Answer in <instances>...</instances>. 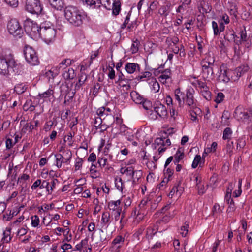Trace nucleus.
<instances>
[{
  "label": "nucleus",
  "mask_w": 252,
  "mask_h": 252,
  "mask_svg": "<svg viewBox=\"0 0 252 252\" xmlns=\"http://www.w3.org/2000/svg\"><path fill=\"white\" fill-rule=\"evenodd\" d=\"M65 18L75 26H80L83 23L85 15L83 12L73 6H66L64 10Z\"/></svg>",
  "instance_id": "1"
},
{
  "label": "nucleus",
  "mask_w": 252,
  "mask_h": 252,
  "mask_svg": "<svg viewBox=\"0 0 252 252\" xmlns=\"http://www.w3.org/2000/svg\"><path fill=\"white\" fill-rule=\"evenodd\" d=\"M215 60L210 55L206 56L200 62L203 76L207 79H212L214 77L213 67Z\"/></svg>",
  "instance_id": "2"
},
{
  "label": "nucleus",
  "mask_w": 252,
  "mask_h": 252,
  "mask_svg": "<svg viewBox=\"0 0 252 252\" xmlns=\"http://www.w3.org/2000/svg\"><path fill=\"white\" fill-rule=\"evenodd\" d=\"M16 65V62L13 56L0 57V73L4 75L9 74L10 71Z\"/></svg>",
  "instance_id": "3"
},
{
  "label": "nucleus",
  "mask_w": 252,
  "mask_h": 252,
  "mask_svg": "<svg viewBox=\"0 0 252 252\" xmlns=\"http://www.w3.org/2000/svg\"><path fill=\"white\" fill-rule=\"evenodd\" d=\"M23 53L25 60L30 65L35 66L39 64L38 57L32 47L26 45L24 47Z\"/></svg>",
  "instance_id": "4"
},
{
  "label": "nucleus",
  "mask_w": 252,
  "mask_h": 252,
  "mask_svg": "<svg viewBox=\"0 0 252 252\" xmlns=\"http://www.w3.org/2000/svg\"><path fill=\"white\" fill-rule=\"evenodd\" d=\"M124 15L125 17L124 18V21L123 24L121 25V29H124L126 28V30H128L130 31H135L136 30H138V24L136 21L134 20L132 21H130V18L131 15V10H128V11H125L124 13Z\"/></svg>",
  "instance_id": "5"
},
{
  "label": "nucleus",
  "mask_w": 252,
  "mask_h": 252,
  "mask_svg": "<svg viewBox=\"0 0 252 252\" xmlns=\"http://www.w3.org/2000/svg\"><path fill=\"white\" fill-rule=\"evenodd\" d=\"M25 8L32 14H39L42 10L39 0H26Z\"/></svg>",
  "instance_id": "6"
},
{
  "label": "nucleus",
  "mask_w": 252,
  "mask_h": 252,
  "mask_svg": "<svg viewBox=\"0 0 252 252\" xmlns=\"http://www.w3.org/2000/svg\"><path fill=\"white\" fill-rule=\"evenodd\" d=\"M192 92H194L193 89H192V91L190 90L187 91L186 97L184 96L183 102L191 109H194L196 108V101L194 98Z\"/></svg>",
  "instance_id": "7"
},
{
  "label": "nucleus",
  "mask_w": 252,
  "mask_h": 252,
  "mask_svg": "<svg viewBox=\"0 0 252 252\" xmlns=\"http://www.w3.org/2000/svg\"><path fill=\"white\" fill-rule=\"evenodd\" d=\"M40 30L43 31H54V32H57L58 31H63V26L59 24L58 22L56 27L55 26L50 22L45 21L42 23L40 26Z\"/></svg>",
  "instance_id": "8"
},
{
  "label": "nucleus",
  "mask_w": 252,
  "mask_h": 252,
  "mask_svg": "<svg viewBox=\"0 0 252 252\" xmlns=\"http://www.w3.org/2000/svg\"><path fill=\"white\" fill-rule=\"evenodd\" d=\"M25 32H39L40 27L33 21L27 20L24 23V27L22 28Z\"/></svg>",
  "instance_id": "9"
},
{
  "label": "nucleus",
  "mask_w": 252,
  "mask_h": 252,
  "mask_svg": "<svg viewBox=\"0 0 252 252\" xmlns=\"http://www.w3.org/2000/svg\"><path fill=\"white\" fill-rule=\"evenodd\" d=\"M7 27L8 32H17L23 30L19 21L16 19L10 20L8 22Z\"/></svg>",
  "instance_id": "10"
},
{
  "label": "nucleus",
  "mask_w": 252,
  "mask_h": 252,
  "mask_svg": "<svg viewBox=\"0 0 252 252\" xmlns=\"http://www.w3.org/2000/svg\"><path fill=\"white\" fill-rule=\"evenodd\" d=\"M154 111L161 118L164 119L167 116L166 108L165 106L161 103L157 104L156 106L154 107Z\"/></svg>",
  "instance_id": "11"
},
{
  "label": "nucleus",
  "mask_w": 252,
  "mask_h": 252,
  "mask_svg": "<svg viewBox=\"0 0 252 252\" xmlns=\"http://www.w3.org/2000/svg\"><path fill=\"white\" fill-rule=\"evenodd\" d=\"M234 42L239 45L242 42L247 40V35L246 32H231Z\"/></svg>",
  "instance_id": "12"
},
{
  "label": "nucleus",
  "mask_w": 252,
  "mask_h": 252,
  "mask_svg": "<svg viewBox=\"0 0 252 252\" xmlns=\"http://www.w3.org/2000/svg\"><path fill=\"white\" fill-rule=\"evenodd\" d=\"M184 96V94L181 91L179 88L175 89L174 91V97L175 100L178 101V105L180 107H182L183 105Z\"/></svg>",
  "instance_id": "13"
},
{
  "label": "nucleus",
  "mask_w": 252,
  "mask_h": 252,
  "mask_svg": "<svg viewBox=\"0 0 252 252\" xmlns=\"http://www.w3.org/2000/svg\"><path fill=\"white\" fill-rule=\"evenodd\" d=\"M125 69L129 74H132L137 70H139V65L136 63H128L125 65Z\"/></svg>",
  "instance_id": "14"
},
{
  "label": "nucleus",
  "mask_w": 252,
  "mask_h": 252,
  "mask_svg": "<svg viewBox=\"0 0 252 252\" xmlns=\"http://www.w3.org/2000/svg\"><path fill=\"white\" fill-rule=\"evenodd\" d=\"M56 36V32H42L41 38L46 43L53 41Z\"/></svg>",
  "instance_id": "15"
},
{
  "label": "nucleus",
  "mask_w": 252,
  "mask_h": 252,
  "mask_svg": "<svg viewBox=\"0 0 252 252\" xmlns=\"http://www.w3.org/2000/svg\"><path fill=\"white\" fill-rule=\"evenodd\" d=\"M171 4L170 2L166 3L165 5L162 6L158 10V13L162 16L166 17L169 13Z\"/></svg>",
  "instance_id": "16"
},
{
  "label": "nucleus",
  "mask_w": 252,
  "mask_h": 252,
  "mask_svg": "<svg viewBox=\"0 0 252 252\" xmlns=\"http://www.w3.org/2000/svg\"><path fill=\"white\" fill-rule=\"evenodd\" d=\"M51 6L57 10H62L63 7V0H49Z\"/></svg>",
  "instance_id": "17"
},
{
  "label": "nucleus",
  "mask_w": 252,
  "mask_h": 252,
  "mask_svg": "<svg viewBox=\"0 0 252 252\" xmlns=\"http://www.w3.org/2000/svg\"><path fill=\"white\" fill-rule=\"evenodd\" d=\"M219 79L225 83H227L230 81V70H221Z\"/></svg>",
  "instance_id": "18"
},
{
  "label": "nucleus",
  "mask_w": 252,
  "mask_h": 252,
  "mask_svg": "<svg viewBox=\"0 0 252 252\" xmlns=\"http://www.w3.org/2000/svg\"><path fill=\"white\" fill-rule=\"evenodd\" d=\"M121 203L120 200L111 201L108 203V207L113 212H116L118 209H122V208L119 206Z\"/></svg>",
  "instance_id": "19"
},
{
  "label": "nucleus",
  "mask_w": 252,
  "mask_h": 252,
  "mask_svg": "<svg viewBox=\"0 0 252 252\" xmlns=\"http://www.w3.org/2000/svg\"><path fill=\"white\" fill-rule=\"evenodd\" d=\"M130 96L133 101L137 104H141L144 100V98L136 91H132Z\"/></svg>",
  "instance_id": "20"
},
{
  "label": "nucleus",
  "mask_w": 252,
  "mask_h": 252,
  "mask_svg": "<svg viewBox=\"0 0 252 252\" xmlns=\"http://www.w3.org/2000/svg\"><path fill=\"white\" fill-rule=\"evenodd\" d=\"M124 242V238L121 236H117L112 242V248L114 249L120 248Z\"/></svg>",
  "instance_id": "21"
},
{
  "label": "nucleus",
  "mask_w": 252,
  "mask_h": 252,
  "mask_svg": "<svg viewBox=\"0 0 252 252\" xmlns=\"http://www.w3.org/2000/svg\"><path fill=\"white\" fill-rule=\"evenodd\" d=\"M28 88V85L26 83L17 84L14 87L15 92L18 94H22L24 93Z\"/></svg>",
  "instance_id": "22"
},
{
  "label": "nucleus",
  "mask_w": 252,
  "mask_h": 252,
  "mask_svg": "<svg viewBox=\"0 0 252 252\" xmlns=\"http://www.w3.org/2000/svg\"><path fill=\"white\" fill-rule=\"evenodd\" d=\"M149 84L151 86V89L154 93H157L159 91L160 86L155 78H152L151 81L149 82Z\"/></svg>",
  "instance_id": "23"
},
{
  "label": "nucleus",
  "mask_w": 252,
  "mask_h": 252,
  "mask_svg": "<svg viewBox=\"0 0 252 252\" xmlns=\"http://www.w3.org/2000/svg\"><path fill=\"white\" fill-rule=\"evenodd\" d=\"M88 5L93 6V8H99L101 6V0H82Z\"/></svg>",
  "instance_id": "24"
},
{
  "label": "nucleus",
  "mask_w": 252,
  "mask_h": 252,
  "mask_svg": "<svg viewBox=\"0 0 252 252\" xmlns=\"http://www.w3.org/2000/svg\"><path fill=\"white\" fill-rule=\"evenodd\" d=\"M121 10V2L119 0L115 1L112 4V14L115 16L118 15Z\"/></svg>",
  "instance_id": "25"
},
{
  "label": "nucleus",
  "mask_w": 252,
  "mask_h": 252,
  "mask_svg": "<svg viewBox=\"0 0 252 252\" xmlns=\"http://www.w3.org/2000/svg\"><path fill=\"white\" fill-rule=\"evenodd\" d=\"M75 76L74 70L72 68H68L67 71H65L63 74V77L65 80L72 79Z\"/></svg>",
  "instance_id": "26"
},
{
  "label": "nucleus",
  "mask_w": 252,
  "mask_h": 252,
  "mask_svg": "<svg viewBox=\"0 0 252 252\" xmlns=\"http://www.w3.org/2000/svg\"><path fill=\"white\" fill-rule=\"evenodd\" d=\"M182 191V188L178 184L177 185L174 186L172 190L170 191L169 196L172 197L175 193L176 195L180 196Z\"/></svg>",
  "instance_id": "27"
},
{
  "label": "nucleus",
  "mask_w": 252,
  "mask_h": 252,
  "mask_svg": "<svg viewBox=\"0 0 252 252\" xmlns=\"http://www.w3.org/2000/svg\"><path fill=\"white\" fill-rule=\"evenodd\" d=\"M170 70L167 69L162 72L161 74L159 77V79L160 81L164 83L167 79H169L170 77Z\"/></svg>",
  "instance_id": "28"
},
{
  "label": "nucleus",
  "mask_w": 252,
  "mask_h": 252,
  "mask_svg": "<svg viewBox=\"0 0 252 252\" xmlns=\"http://www.w3.org/2000/svg\"><path fill=\"white\" fill-rule=\"evenodd\" d=\"M249 67L247 65H242L236 68L234 70V73H236L237 75L240 74V77L242 76L244 73L248 71Z\"/></svg>",
  "instance_id": "29"
},
{
  "label": "nucleus",
  "mask_w": 252,
  "mask_h": 252,
  "mask_svg": "<svg viewBox=\"0 0 252 252\" xmlns=\"http://www.w3.org/2000/svg\"><path fill=\"white\" fill-rule=\"evenodd\" d=\"M55 157L56 158V165L58 168H60L62 167L63 163H65L64 158L63 156L62 155L60 154H56Z\"/></svg>",
  "instance_id": "30"
},
{
  "label": "nucleus",
  "mask_w": 252,
  "mask_h": 252,
  "mask_svg": "<svg viewBox=\"0 0 252 252\" xmlns=\"http://www.w3.org/2000/svg\"><path fill=\"white\" fill-rule=\"evenodd\" d=\"M232 134V131L229 127H226L223 132L222 138L224 140H229L230 139Z\"/></svg>",
  "instance_id": "31"
},
{
  "label": "nucleus",
  "mask_w": 252,
  "mask_h": 252,
  "mask_svg": "<svg viewBox=\"0 0 252 252\" xmlns=\"http://www.w3.org/2000/svg\"><path fill=\"white\" fill-rule=\"evenodd\" d=\"M54 94V91L53 90L49 89L46 91L42 93H39L38 94L39 97L40 98H46L49 97L50 96Z\"/></svg>",
  "instance_id": "32"
},
{
  "label": "nucleus",
  "mask_w": 252,
  "mask_h": 252,
  "mask_svg": "<svg viewBox=\"0 0 252 252\" xmlns=\"http://www.w3.org/2000/svg\"><path fill=\"white\" fill-rule=\"evenodd\" d=\"M142 176V172L141 170H133V174L132 175L133 182L136 183L138 181L139 179L141 178Z\"/></svg>",
  "instance_id": "33"
},
{
  "label": "nucleus",
  "mask_w": 252,
  "mask_h": 252,
  "mask_svg": "<svg viewBox=\"0 0 252 252\" xmlns=\"http://www.w3.org/2000/svg\"><path fill=\"white\" fill-rule=\"evenodd\" d=\"M87 79V76L85 74L81 75L79 78L78 82L76 84L75 89L78 90L80 87L84 83Z\"/></svg>",
  "instance_id": "34"
},
{
  "label": "nucleus",
  "mask_w": 252,
  "mask_h": 252,
  "mask_svg": "<svg viewBox=\"0 0 252 252\" xmlns=\"http://www.w3.org/2000/svg\"><path fill=\"white\" fill-rule=\"evenodd\" d=\"M152 75L151 72L146 71L142 73L141 75L137 76L135 79L138 81H144L145 79L150 78Z\"/></svg>",
  "instance_id": "35"
},
{
  "label": "nucleus",
  "mask_w": 252,
  "mask_h": 252,
  "mask_svg": "<svg viewBox=\"0 0 252 252\" xmlns=\"http://www.w3.org/2000/svg\"><path fill=\"white\" fill-rule=\"evenodd\" d=\"M189 227V223L186 221L184 225L182 226L180 229V233L183 237H186L188 232V228Z\"/></svg>",
  "instance_id": "36"
},
{
  "label": "nucleus",
  "mask_w": 252,
  "mask_h": 252,
  "mask_svg": "<svg viewBox=\"0 0 252 252\" xmlns=\"http://www.w3.org/2000/svg\"><path fill=\"white\" fill-rule=\"evenodd\" d=\"M201 156L199 155H197L193 160V161L192 164V167L193 168H195L198 165L201 166Z\"/></svg>",
  "instance_id": "37"
},
{
  "label": "nucleus",
  "mask_w": 252,
  "mask_h": 252,
  "mask_svg": "<svg viewBox=\"0 0 252 252\" xmlns=\"http://www.w3.org/2000/svg\"><path fill=\"white\" fill-rule=\"evenodd\" d=\"M110 218V213L107 212H104L102 215L101 218L102 223L104 224V225L107 224L109 221Z\"/></svg>",
  "instance_id": "38"
},
{
  "label": "nucleus",
  "mask_w": 252,
  "mask_h": 252,
  "mask_svg": "<svg viewBox=\"0 0 252 252\" xmlns=\"http://www.w3.org/2000/svg\"><path fill=\"white\" fill-rule=\"evenodd\" d=\"M234 186H235V184H233V183H229L228 186L227 187V190H226L225 198L231 197L232 191L233 189H234Z\"/></svg>",
  "instance_id": "39"
},
{
  "label": "nucleus",
  "mask_w": 252,
  "mask_h": 252,
  "mask_svg": "<svg viewBox=\"0 0 252 252\" xmlns=\"http://www.w3.org/2000/svg\"><path fill=\"white\" fill-rule=\"evenodd\" d=\"M228 204H229V206L227 209V211L233 212L235 210V205L233 199L230 198H225Z\"/></svg>",
  "instance_id": "40"
},
{
  "label": "nucleus",
  "mask_w": 252,
  "mask_h": 252,
  "mask_svg": "<svg viewBox=\"0 0 252 252\" xmlns=\"http://www.w3.org/2000/svg\"><path fill=\"white\" fill-rule=\"evenodd\" d=\"M157 230L153 228H148L147 230V234L146 237L147 239H151L152 238L153 236L156 234Z\"/></svg>",
  "instance_id": "41"
},
{
  "label": "nucleus",
  "mask_w": 252,
  "mask_h": 252,
  "mask_svg": "<svg viewBox=\"0 0 252 252\" xmlns=\"http://www.w3.org/2000/svg\"><path fill=\"white\" fill-rule=\"evenodd\" d=\"M173 173L174 170L173 169H171L169 167L167 168L166 169L164 168V174L165 176L166 179L170 180V178L173 174Z\"/></svg>",
  "instance_id": "42"
},
{
  "label": "nucleus",
  "mask_w": 252,
  "mask_h": 252,
  "mask_svg": "<svg viewBox=\"0 0 252 252\" xmlns=\"http://www.w3.org/2000/svg\"><path fill=\"white\" fill-rule=\"evenodd\" d=\"M189 8L188 6L185 3H182L181 5H179L176 10L177 12L183 14L184 13L187 11Z\"/></svg>",
  "instance_id": "43"
},
{
  "label": "nucleus",
  "mask_w": 252,
  "mask_h": 252,
  "mask_svg": "<svg viewBox=\"0 0 252 252\" xmlns=\"http://www.w3.org/2000/svg\"><path fill=\"white\" fill-rule=\"evenodd\" d=\"M3 237L2 238V240L3 242L5 243H8L11 240L10 235V229L7 230L6 231H4L3 232Z\"/></svg>",
  "instance_id": "44"
},
{
  "label": "nucleus",
  "mask_w": 252,
  "mask_h": 252,
  "mask_svg": "<svg viewBox=\"0 0 252 252\" xmlns=\"http://www.w3.org/2000/svg\"><path fill=\"white\" fill-rule=\"evenodd\" d=\"M139 44V41L137 39L133 41L131 47V50L132 53H136L138 52Z\"/></svg>",
  "instance_id": "45"
},
{
  "label": "nucleus",
  "mask_w": 252,
  "mask_h": 252,
  "mask_svg": "<svg viewBox=\"0 0 252 252\" xmlns=\"http://www.w3.org/2000/svg\"><path fill=\"white\" fill-rule=\"evenodd\" d=\"M229 13L231 15H234L235 17L237 16L238 13L237 7L235 4H231L230 7Z\"/></svg>",
  "instance_id": "46"
},
{
  "label": "nucleus",
  "mask_w": 252,
  "mask_h": 252,
  "mask_svg": "<svg viewBox=\"0 0 252 252\" xmlns=\"http://www.w3.org/2000/svg\"><path fill=\"white\" fill-rule=\"evenodd\" d=\"M61 92L62 94H64V93L66 94V95L65 96V102H66V100L67 97V94L66 92L68 91V87L67 84H62L60 86Z\"/></svg>",
  "instance_id": "47"
},
{
  "label": "nucleus",
  "mask_w": 252,
  "mask_h": 252,
  "mask_svg": "<svg viewBox=\"0 0 252 252\" xmlns=\"http://www.w3.org/2000/svg\"><path fill=\"white\" fill-rule=\"evenodd\" d=\"M83 160L82 158H78L75 161V164L74 166L75 170L77 171L81 168L82 166Z\"/></svg>",
  "instance_id": "48"
},
{
  "label": "nucleus",
  "mask_w": 252,
  "mask_h": 252,
  "mask_svg": "<svg viewBox=\"0 0 252 252\" xmlns=\"http://www.w3.org/2000/svg\"><path fill=\"white\" fill-rule=\"evenodd\" d=\"M115 186L118 190L122 191L123 189V183L121 178L115 179Z\"/></svg>",
  "instance_id": "49"
},
{
  "label": "nucleus",
  "mask_w": 252,
  "mask_h": 252,
  "mask_svg": "<svg viewBox=\"0 0 252 252\" xmlns=\"http://www.w3.org/2000/svg\"><path fill=\"white\" fill-rule=\"evenodd\" d=\"M65 157L64 160L65 163L68 164L69 162L70 159L72 158V153L71 151L70 150H67L65 151Z\"/></svg>",
  "instance_id": "50"
},
{
  "label": "nucleus",
  "mask_w": 252,
  "mask_h": 252,
  "mask_svg": "<svg viewBox=\"0 0 252 252\" xmlns=\"http://www.w3.org/2000/svg\"><path fill=\"white\" fill-rule=\"evenodd\" d=\"M184 157V153H180V154L178 155L175 154L174 155V160H173V162L174 163V164H176L177 163H179V162L183 159Z\"/></svg>",
  "instance_id": "51"
},
{
  "label": "nucleus",
  "mask_w": 252,
  "mask_h": 252,
  "mask_svg": "<svg viewBox=\"0 0 252 252\" xmlns=\"http://www.w3.org/2000/svg\"><path fill=\"white\" fill-rule=\"evenodd\" d=\"M29 35L31 36L32 38L35 40H38L39 39L41 38L42 32H28Z\"/></svg>",
  "instance_id": "52"
},
{
  "label": "nucleus",
  "mask_w": 252,
  "mask_h": 252,
  "mask_svg": "<svg viewBox=\"0 0 252 252\" xmlns=\"http://www.w3.org/2000/svg\"><path fill=\"white\" fill-rule=\"evenodd\" d=\"M97 117L102 118L105 115H108V113L106 112V109L104 107H101L99 108L96 112Z\"/></svg>",
  "instance_id": "53"
},
{
  "label": "nucleus",
  "mask_w": 252,
  "mask_h": 252,
  "mask_svg": "<svg viewBox=\"0 0 252 252\" xmlns=\"http://www.w3.org/2000/svg\"><path fill=\"white\" fill-rule=\"evenodd\" d=\"M49 185L50 182L47 180H43V182H41L40 189L46 188L48 194H51V192H49Z\"/></svg>",
  "instance_id": "54"
},
{
  "label": "nucleus",
  "mask_w": 252,
  "mask_h": 252,
  "mask_svg": "<svg viewBox=\"0 0 252 252\" xmlns=\"http://www.w3.org/2000/svg\"><path fill=\"white\" fill-rule=\"evenodd\" d=\"M5 2L12 7H17L18 6V0H4Z\"/></svg>",
  "instance_id": "55"
},
{
  "label": "nucleus",
  "mask_w": 252,
  "mask_h": 252,
  "mask_svg": "<svg viewBox=\"0 0 252 252\" xmlns=\"http://www.w3.org/2000/svg\"><path fill=\"white\" fill-rule=\"evenodd\" d=\"M234 147V143L233 141H229V140L227 142V145H226V151L227 152L231 155L232 153V150Z\"/></svg>",
  "instance_id": "56"
},
{
  "label": "nucleus",
  "mask_w": 252,
  "mask_h": 252,
  "mask_svg": "<svg viewBox=\"0 0 252 252\" xmlns=\"http://www.w3.org/2000/svg\"><path fill=\"white\" fill-rule=\"evenodd\" d=\"M197 187L199 194H203L205 193V189L204 185L200 184V180H199V183H197Z\"/></svg>",
  "instance_id": "57"
},
{
  "label": "nucleus",
  "mask_w": 252,
  "mask_h": 252,
  "mask_svg": "<svg viewBox=\"0 0 252 252\" xmlns=\"http://www.w3.org/2000/svg\"><path fill=\"white\" fill-rule=\"evenodd\" d=\"M224 98V94L220 92L217 94L215 101L217 103H220L223 100Z\"/></svg>",
  "instance_id": "58"
},
{
  "label": "nucleus",
  "mask_w": 252,
  "mask_h": 252,
  "mask_svg": "<svg viewBox=\"0 0 252 252\" xmlns=\"http://www.w3.org/2000/svg\"><path fill=\"white\" fill-rule=\"evenodd\" d=\"M221 212V210L220 209V205L217 203H215L212 210L213 215L215 216L216 214H220Z\"/></svg>",
  "instance_id": "59"
},
{
  "label": "nucleus",
  "mask_w": 252,
  "mask_h": 252,
  "mask_svg": "<svg viewBox=\"0 0 252 252\" xmlns=\"http://www.w3.org/2000/svg\"><path fill=\"white\" fill-rule=\"evenodd\" d=\"M103 123L102 118L96 117L94 122V126L97 128Z\"/></svg>",
  "instance_id": "60"
},
{
  "label": "nucleus",
  "mask_w": 252,
  "mask_h": 252,
  "mask_svg": "<svg viewBox=\"0 0 252 252\" xmlns=\"http://www.w3.org/2000/svg\"><path fill=\"white\" fill-rule=\"evenodd\" d=\"M230 80L232 81H236L238 80L240 78V74L237 75L236 73H234V70H230Z\"/></svg>",
  "instance_id": "61"
},
{
  "label": "nucleus",
  "mask_w": 252,
  "mask_h": 252,
  "mask_svg": "<svg viewBox=\"0 0 252 252\" xmlns=\"http://www.w3.org/2000/svg\"><path fill=\"white\" fill-rule=\"evenodd\" d=\"M32 225L33 227H37L39 223V219L38 217L35 215L34 217H32Z\"/></svg>",
  "instance_id": "62"
},
{
  "label": "nucleus",
  "mask_w": 252,
  "mask_h": 252,
  "mask_svg": "<svg viewBox=\"0 0 252 252\" xmlns=\"http://www.w3.org/2000/svg\"><path fill=\"white\" fill-rule=\"evenodd\" d=\"M243 116L244 120L248 119L252 122V110H250L248 112L244 113Z\"/></svg>",
  "instance_id": "63"
},
{
  "label": "nucleus",
  "mask_w": 252,
  "mask_h": 252,
  "mask_svg": "<svg viewBox=\"0 0 252 252\" xmlns=\"http://www.w3.org/2000/svg\"><path fill=\"white\" fill-rule=\"evenodd\" d=\"M15 144L14 141L10 138H7L6 140V147L8 149H10L13 147V146Z\"/></svg>",
  "instance_id": "64"
}]
</instances>
